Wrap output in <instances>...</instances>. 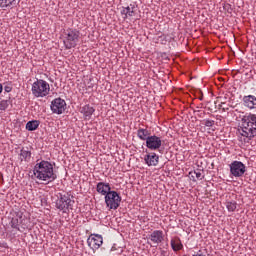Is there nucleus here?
Here are the masks:
<instances>
[{
    "label": "nucleus",
    "mask_w": 256,
    "mask_h": 256,
    "mask_svg": "<svg viewBox=\"0 0 256 256\" xmlns=\"http://www.w3.org/2000/svg\"><path fill=\"white\" fill-rule=\"evenodd\" d=\"M34 176L38 181H43L46 185L53 183L57 179V174L53 169V164L49 161L42 160L36 163L33 169Z\"/></svg>",
    "instance_id": "f257e3e1"
},
{
    "label": "nucleus",
    "mask_w": 256,
    "mask_h": 256,
    "mask_svg": "<svg viewBox=\"0 0 256 256\" xmlns=\"http://www.w3.org/2000/svg\"><path fill=\"white\" fill-rule=\"evenodd\" d=\"M241 122L240 135L251 141V139L256 137V114L249 113L244 115Z\"/></svg>",
    "instance_id": "f03ea898"
},
{
    "label": "nucleus",
    "mask_w": 256,
    "mask_h": 256,
    "mask_svg": "<svg viewBox=\"0 0 256 256\" xmlns=\"http://www.w3.org/2000/svg\"><path fill=\"white\" fill-rule=\"evenodd\" d=\"M79 39H81V32L79 30L75 28H68L64 30L63 44L65 49H74V47H77Z\"/></svg>",
    "instance_id": "7ed1b4c3"
},
{
    "label": "nucleus",
    "mask_w": 256,
    "mask_h": 256,
    "mask_svg": "<svg viewBox=\"0 0 256 256\" xmlns=\"http://www.w3.org/2000/svg\"><path fill=\"white\" fill-rule=\"evenodd\" d=\"M75 200L72 199L69 193H58L55 201V207L62 213H69V210L73 209Z\"/></svg>",
    "instance_id": "20e7f679"
},
{
    "label": "nucleus",
    "mask_w": 256,
    "mask_h": 256,
    "mask_svg": "<svg viewBox=\"0 0 256 256\" xmlns=\"http://www.w3.org/2000/svg\"><path fill=\"white\" fill-rule=\"evenodd\" d=\"M49 91H51V87L49 83L43 79H37V81L32 84V95H34V97H47Z\"/></svg>",
    "instance_id": "39448f33"
},
{
    "label": "nucleus",
    "mask_w": 256,
    "mask_h": 256,
    "mask_svg": "<svg viewBox=\"0 0 256 256\" xmlns=\"http://www.w3.org/2000/svg\"><path fill=\"white\" fill-rule=\"evenodd\" d=\"M105 203L106 206L110 209H119V205H121V197L117 191L111 190L108 194L105 195Z\"/></svg>",
    "instance_id": "423d86ee"
},
{
    "label": "nucleus",
    "mask_w": 256,
    "mask_h": 256,
    "mask_svg": "<svg viewBox=\"0 0 256 256\" xmlns=\"http://www.w3.org/2000/svg\"><path fill=\"white\" fill-rule=\"evenodd\" d=\"M246 166L241 161H233L230 164V173L233 177H243L245 175Z\"/></svg>",
    "instance_id": "0eeeda50"
},
{
    "label": "nucleus",
    "mask_w": 256,
    "mask_h": 256,
    "mask_svg": "<svg viewBox=\"0 0 256 256\" xmlns=\"http://www.w3.org/2000/svg\"><path fill=\"white\" fill-rule=\"evenodd\" d=\"M51 111L52 113H56V115H62L65 113V109L67 108V102L64 99L56 98L51 102Z\"/></svg>",
    "instance_id": "6e6552de"
},
{
    "label": "nucleus",
    "mask_w": 256,
    "mask_h": 256,
    "mask_svg": "<svg viewBox=\"0 0 256 256\" xmlns=\"http://www.w3.org/2000/svg\"><path fill=\"white\" fill-rule=\"evenodd\" d=\"M161 145H163V140H161V137L157 135H150L146 140V147L150 151H159V149H161Z\"/></svg>",
    "instance_id": "1a4fd4ad"
},
{
    "label": "nucleus",
    "mask_w": 256,
    "mask_h": 256,
    "mask_svg": "<svg viewBox=\"0 0 256 256\" xmlns=\"http://www.w3.org/2000/svg\"><path fill=\"white\" fill-rule=\"evenodd\" d=\"M87 243L90 249L95 251V249H99V247L103 245V236L99 234H92L88 237Z\"/></svg>",
    "instance_id": "9d476101"
},
{
    "label": "nucleus",
    "mask_w": 256,
    "mask_h": 256,
    "mask_svg": "<svg viewBox=\"0 0 256 256\" xmlns=\"http://www.w3.org/2000/svg\"><path fill=\"white\" fill-rule=\"evenodd\" d=\"M165 235L162 230H154L151 234L148 235V241H151L154 247H157L160 243H163Z\"/></svg>",
    "instance_id": "9b49d317"
},
{
    "label": "nucleus",
    "mask_w": 256,
    "mask_h": 256,
    "mask_svg": "<svg viewBox=\"0 0 256 256\" xmlns=\"http://www.w3.org/2000/svg\"><path fill=\"white\" fill-rule=\"evenodd\" d=\"M144 162L148 167H157L159 165V155L155 152L147 153L144 156Z\"/></svg>",
    "instance_id": "f8f14e48"
},
{
    "label": "nucleus",
    "mask_w": 256,
    "mask_h": 256,
    "mask_svg": "<svg viewBox=\"0 0 256 256\" xmlns=\"http://www.w3.org/2000/svg\"><path fill=\"white\" fill-rule=\"evenodd\" d=\"M80 113L83 115L85 121H89L95 113V108L89 104H86L80 108Z\"/></svg>",
    "instance_id": "ddd939ff"
},
{
    "label": "nucleus",
    "mask_w": 256,
    "mask_h": 256,
    "mask_svg": "<svg viewBox=\"0 0 256 256\" xmlns=\"http://www.w3.org/2000/svg\"><path fill=\"white\" fill-rule=\"evenodd\" d=\"M96 191L100 195H104V197H106V195L111 193V185H109V183L99 182L96 186Z\"/></svg>",
    "instance_id": "4468645a"
},
{
    "label": "nucleus",
    "mask_w": 256,
    "mask_h": 256,
    "mask_svg": "<svg viewBox=\"0 0 256 256\" xmlns=\"http://www.w3.org/2000/svg\"><path fill=\"white\" fill-rule=\"evenodd\" d=\"M244 107L248 109H256V97L254 95L244 96L243 99Z\"/></svg>",
    "instance_id": "2eb2a0df"
},
{
    "label": "nucleus",
    "mask_w": 256,
    "mask_h": 256,
    "mask_svg": "<svg viewBox=\"0 0 256 256\" xmlns=\"http://www.w3.org/2000/svg\"><path fill=\"white\" fill-rule=\"evenodd\" d=\"M137 7L135 4H130L127 7H123L121 10V15H124V19H127V17H135V10Z\"/></svg>",
    "instance_id": "dca6fc26"
},
{
    "label": "nucleus",
    "mask_w": 256,
    "mask_h": 256,
    "mask_svg": "<svg viewBox=\"0 0 256 256\" xmlns=\"http://www.w3.org/2000/svg\"><path fill=\"white\" fill-rule=\"evenodd\" d=\"M137 137L140 139V141H147L149 137H151V131L147 128H139L137 130Z\"/></svg>",
    "instance_id": "f3484780"
},
{
    "label": "nucleus",
    "mask_w": 256,
    "mask_h": 256,
    "mask_svg": "<svg viewBox=\"0 0 256 256\" xmlns=\"http://www.w3.org/2000/svg\"><path fill=\"white\" fill-rule=\"evenodd\" d=\"M39 125H41L39 120L28 121L26 123V129L27 131H37V129H39Z\"/></svg>",
    "instance_id": "a211bd4d"
},
{
    "label": "nucleus",
    "mask_w": 256,
    "mask_h": 256,
    "mask_svg": "<svg viewBox=\"0 0 256 256\" xmlns=\"http://www.w3.org/2000/svg\"><path fill=\"white\" fill-rule=\"evenodd\" d=\"M19 159L20 161H31V151L22 148L19 153Z\"/></svg>",
    "instance_id": "6ab92c4d"
},
{
    "label": "nucleus",
    "mask_w": 256,
    "mask_h": 256,
    "mask_svg": "<svg viewBox=\"0 0 256 256\" xmlns=\"http://www.w3.org/2000/svg\"><path fill=\"white\" fill-rule=\"evenodd\" d=\"M170 245L173 251H181V249H183V244L181 243V239H179V237L172 239Z\"/></svg>",
    "instance_id": "aec40b11"
},
{
    "label": "nucleus",
    "mask_w": 256,
    "mask_h": 256,
    "mask_svg": "<svg viewBox=\"0 0 256 256\" xmlns=\"http://www.w3.org/2000/svg\"><path fill=\"white\" fill-rule=\"evenodd\" d=\"M226 209L229 213H233L237 210V202L235 200L226 201Z\"/></svg>",
    "instance_id": "412c9836"
},
{
    "label": "nucleus",
    "mask_w": 256,
    "mask_h": 256,
    "mask_svg": "<svg viewBox=\"0 0 256 256\" xmlns=\"http://www.w3.org/2000/svg\"><path fill=\"white\" fill-rule=\"evenodd\" d=\"M121 253H123V248L117 247V245L114 244L110 250V254L115 256V255H121Z\"/></svg>",
    "instance_id": "4be33fe9"
},
{
    "label": "nucleus",
    "mask_w": 256,
    "mask_h": 256,
    "mask_svg": "<svg viewBox=\"0 0 256 256\" xmlns=\"http://www.w3.org/2000/svg\"><path fill=\"white\" fill-rule=\"evenodd\" d=\"M11 100H0V111H5L9 107Z\"/></svg>",
    "instance_id": "5701e85b"
},
{
    "label": "nucleus",
    "mask_w": 256,
    "mask_h": 256,
    "mask_svg": "<svg viewBox=\"0 0 256 256\" xmlns=\"http://www.w3.org/2000/svg\"><path fill=\"white\" fill-rule=\"evenodd\" d=\"M20 221H19V218L18 217H14L12 218L11 222H10V225L12 227V229H19V225H20Z\"/></svg>",
    "instance_id": "b1692460"
},
{
    "label": "nucleus",
    "mask_w": 256,
    "mask_h": 256,
    "mask_svg": "<svg viewBox=\"0 0 256 256\" xmlns=\"http://www.w3.org/2000/svg\"><path fill=\"white\" fill-rule=\"evenodd\" d=\"M204 125L205 127H213V125H215V121L214 120H204Z\"/></svg>",
    "instance_id": "393cba45"
},
{
    "label": "nucleus",
    "mask_w": 256,
    "mask_h": 256,
    "mask_svg": "<svg viewBox=\"0 0 256 256\" xmlns=\"http://www.w3.org/2000/svg\"><path fill=\"white\" fill-rule=\"evenodd\" d=\"M194 175L196 179H199L200 181L203 179V174L200 172V170L194 171Z\"/></svg>",
    "instance_id": "a878e982"
},
{
    "label": "nucleus",
    "mask_w": 256,
    "mask_h": 256,
    "mask_svg": "<svg viewBox=\"0 0 256 256\" xmlns=\"http://www.w3.org/2000/svg\"><path fill=\"white\" fill-rule=\"evenodd\" d=\"M4 91H5V93H11L13 91V87L6 85L4 87Z\"/></svg>",
    "instance_id": "bb28decb"
},
{
    "label": "nucleus",
    "mask_w": 256,
    "mask_h": 256,
    "mask_svg": "<svg viewBox=\"0 0 256 256\" xmlns=\"http://www.w3.org/2000/svg\"><path fill=\"white\" fill-rule=\"evenodd\" d=\"M0 247H2V249H7V251H9V246L7 245L6 242L1 243Z\"/></svg>",
    "instance_id": "cd10ccee"
},
{
    "label": "nucleus",
    "mask_w": 256,
    "mask_h": 256,
    "mask_svg": "<svg viewBox=\"0 0 256 256\" xmlns=\"http://www.w3.org/2000/svg\"><path fill=\"white\" fill-rule=\"evenodd\" d=\"M3 91V85L0 84V93Z\"/></svg>",
    "instance_id": "c85d7f7f"
},
{
    "label": "nucleus",
    "mask_w": 256,
    "mask_h": 256,
    "mask_svg": "<svg viewBox=\"0 0 256 256\" xmlns=\"http://www.w3.org/2000/svg\"><path fill=\"white\" fill-rule=\"evenodd\" d=\"M192 256H205V255L197 254V255H192Z\"/></svg>",
    "instance_id": "c756f323"
}]
</instances>
